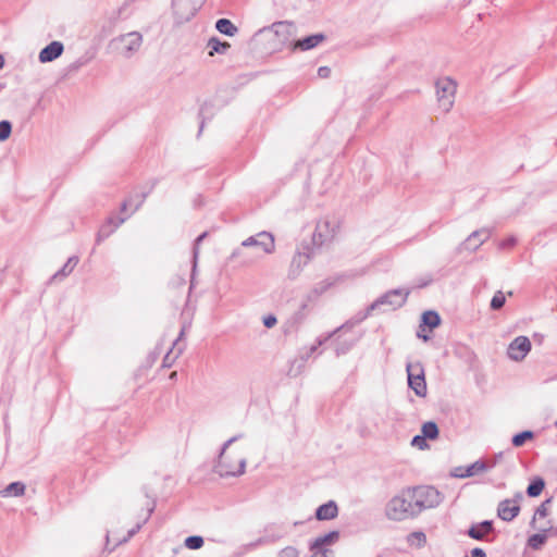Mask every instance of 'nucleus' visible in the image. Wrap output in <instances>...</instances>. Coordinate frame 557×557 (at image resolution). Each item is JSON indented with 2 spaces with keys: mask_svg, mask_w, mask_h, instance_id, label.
Masks as SVG:
<instances>
[{
  "mask_svg": "<svg viewBox=\"0 0 557 557\" xmlns=\"http://www.w3.org/2000/svg\"><path fill=\"white\" fill-rule=\"evenodd\" d=\"M387 520L403 522L418 517L413 500L408 487L394 495L384 507Z\"/></svg>",
  "mask_w": 557,
  "mask_h": 557,
  "instance_id": "obj_1",
  "label": "nucleus"
},
{
  "mask_svg": "<svg viewBox=\"0 0 557 557\" xmlns=\"http://www.w3.org/2000/svg\"><path fill=\"white\" fill-rule=\"evenodd\" d=\"M243 437V434H237L231 438H228L222 446L219 460L215 466L216 472L221 476H237L242 475L245 472L246 468V457L242 456L237 459L236 462H233L230 455H226V449L239 438Z\"/></svg>",
  "mask_w": 557,
  "mask_h": 557,
  "instance_id": "obj_2",
  "label": "nucleus"
},
{
  "mask_svg": "<svg viewBox=\"0 0 557 557\" xmlns=\"http://www.w3.org/2000/svg\"><path fill=\"white\" fill-rule=\"evenodd\" d=\"M408 488L418 516L426 509L437 507L443 502V495L433 486L422 485Z\"/></svg>",
  "mask_w": 557,
  "mask_h": 557,
  "instance_id": "obj_3",
  "label": "nucleus"
},
{
  "mask_svg": "<svg viewBox=\"0 0 557 557\" xmlns=\"http://www.w3.org/2000/svg\"><path fill=\"white\" fill-rule=\"evenodd\" d=\"M341 223L329 215L317 221L311 244H331L339 232Z\"/></svg>",
  "mask_w": 557,
  "mask_h": 557,
  "instance_id": "obj_4",
  "label": "nucleus"
},
{
  "mask_svg": "<svg viewBox=\"0 0 557 557\" xmlns=\"http://www.w3.org/2000/svg\"><path fill=\"white\" fill-rule=\"evenodd\" d=\"M409 296V290L397 288L392 289L377 298L369 308H368V314L372 312L373 310L380 308L381 306H387L392 310H395L397 308H400L406 302L407 298Z\"/></svg>",
  "mask_w": 557,
  "mask_h": 557,
  "instance_id": "obj_5",
  "label": "nucleus"
},
{
  "mask_svg": "<svg viewBox=\"0 0 557 557\" xmlns=\"http://www.w3.org/2000/svg\"><path fill=\"white\" fill-rule=\"evenodd\" d=\"M436 96L441 107L449 111L454 104L457 85L450 77L440 78L435 83Z\"/></svg>",
  "mask_w": 557,
  "mask_h": 557,
  "instance_id": "obj_6",
  "label": "nucleus"
},
{
  "mask_svg": "<svg viewBox=\"0 0 557 557\" xmlns=\"http://www.w3.org/2000/svg\"><path fill=\"white\" fill-rule=\"evenodd\" d=\"M315 247L320 246H301L294 253L290 268L288 272V276L290 278H296L301 272L302 268L310 261V259L315 255Z\"/></svg>",
  "mask_w": 557,
  "mask_h": 557,
  "instance_id": "obj_7",
  "label": "nucleus"
},
{
  "mask_svg": "<svg viewBox=\"0 0 557 557\" xmlns=\"http://www.w3.org/2000/svg\"><path fill=\"white\" fill-rule=\"evenodd\" d=\"M408 385L417 396L426 395V383L424 379V370L420 363L407 364Z\"/></svg>",
  "mask_w": 557,
  "mask_h": 557,
  "instance_id": "obj_8",
  "label": "nucleus"
},
{
  "mask_svg": "<svg viewBox=\"0 0 557 557\" xmlns=\"http://www.w3.org/2000/svg\"><path fill=\"white\" fill-rule=\"evenodd\" d=\"M531 341L529 337L520 335L516 337L507 348V356L513 361H522L531 350Z\"/></svg>",
  "mask_w": 557,
  "mask_h": 557,
  "instance_id": "obj_9",
  "label": "nucleus"
},
{
  "mask_svg": "<svg viewBox=\"0 0 557 557\" xmlns=\"http://www.w3.org/2000/svg\"><path fill=\"white\" fill-rule=\"evenodd\" d=\"M129 216L125 214L123 216L111 213L106 221L100 225L97 232V243L107 239L115 230Z\"/></svg>",
  "mask_w": 557,
  "mask_h": 557,
  "instance_id": "obj_10",
  "label": "nucleus"
},
{
  "mask_svg": "<svg viewBox=\"0 0 557 557\" xmlns=\"http://www.w3.org/2000/svg\"><path fill=\"white\" fill-rule=\"evenodd\" d=\"M116 40L124 42L123 55L131 58L137 52L143 44V36L138 32H131L125 35H121Z\"/></svg>",
  "mask_w": 557,
  "mask_h": 557,
  "instance_id": "obj_11",
  "label": "nucleus"
},
{
  "mask_svg": "<svg viewBox=\"0 0 557 557\" xmlns=\"http://www.w3.org/2000/svg\"><path fill=\"white\" fill-rule=\"evenodd\" d=\"M63 51L64 45L61 41L53 40L40 50L38 54V60L40 63L52 62L59 57H61Z\"/></svg>",
  "mask_w": 557,
  "mask_h": 557,
  "instance_id": "obj_12",
  "label": "nucleus"
},
{
  "mask_svg": "<svg viewBox=\"0 0 557 557\" xmlns=\"http://www.w3.org/2000/svg\"><path fill=\"white\" fill-rule=\"evenodd\" d=\"M270 28H271V30H273L274 35L277 37L278 42L281 45H286L287 42H289V40L294 34L295 25L293 22L280 21V22H274Z\"/></svg>",
  "mask_w": 557,
  "mask_h": 557,
  "instance_id": "obj_13",
  "label": "nucleus"
},
{
  "mask_svg": "<svg viewBox=\"0 0 557 557\" xmlns=\"http://www.w3.org/2000/svg\"><path fill=\"white\" fill-rule=\"evenodd\" d=\"M520 512V506L515 499H504L498 504L497 516L503 521H512Z\"/></svg>",
  "mask_w": 557,
  "mask_h": 557,
  "instance_id": "obj_14",
  "label": "nucleus"
},
{
  "mask_svg": "<svg viewBox=\"0 0 557 557\" xmlns=\"http://www.w3.org/2000/svg\"><path fill=\"white\" fill-rule=\"evenodd\" d=\"M287 534L283 525L270 524L264 529L263 535L257 541V544H273L282 540Z\"/></svg>",
  "mask_w": 557,
  "mask_h": 557,
  "instance_id": "obj_15",
  "label": "nucleus"
},
{
  "mask_svg": "<svg viewBox=\"0 0 557 557\" xmlns=\"http://www.w3.org/2000/svg\"><path fill=\"white\" fill-rule=\"evenodd\" d=\"M326 39V36L323 33H317L308 35L299 40L293 41L294 49H299L301 51H308L315 47H318L321 42Z\"/></svg>",
  "mask_w": 557,
  "mask_h": 557,
  "instance_id": "obj_16",
  "label": "nucleus"
},
{
  "mask_svg": "<svg viewBox=\"0 0 557 557\" xmlns=\"http://www.w3.org/2000/svg\"><path fill=\"white\" fill-rule=\"evenodd\" d=\"M484 471H486L485 462L483 460H476L475 462L471 463L470 466H468L466 468H463V467L456 468L453 474L456 478L463 479V478H470V476L476 475Z\"/></svg>",
  "mask_w": 557,
  "mask_h": 557,
  "instance_id": "obj_17",
  "label": "nucleus"
},
{
  "mask_svg": "<svg viewBox=\"0 0 557 557\" xmlns=\"http://www.w3.org/2000/svg\"><path fill=\"white\" fill-rule=\"evenodd\" d=\"M338 515V507L334 500H329L327 503L319 506L315 510V518L320 521L332 520L336 518Z\"/></svg>",
  "mask_w": 557,
  "mask_h": 557,
  "instance_id": "obj_18",
  "label": "nucleus"
},
{
  "mask_svg": "<svg viewBox=\"0 0 557 557\" xmlns=\"http://www.w3.org/2000/svg\"><path fill=\"white\" fill-rule=\"evenodd\" d=\"M185 335V330L183 329L178 335V337L176 338V341L173 343V347L171 348V350L164 356L163 358V367L165 368H170L173 366V363L175 362V360L178 358V356L183 352L184 350V346H178V343L180 341H182V338L184 337Z\"/></svg>",
  "mask_w": 557,
  "mask_h": 557,
  "instance_id": "obj_19",
  "label": "nucleus"
},
{
  "mask_svg": "<svg viewBox=\"0 0 557 557\" xmlns=\"http://www.w3.org/2000/svg\"><path fill=\"white\" fill-rule=\"evenodd\" d=\"M335 284L334 278H325L318 284L308 293L307 300L309 302L315 301L322 294Z\"/></svg>",
  "mask_w": 557,
  "mask_h": 557,
  "instance_id": "obj_20",
  "label": "nucleus"
},
{
  "mask_svg": "<svg viewBox=\"0 0 557 557\" xmlns=\"http://www.w3.org/2000/svg\"><path fill=\"white\" fill-rule=\"evenodd\" d=\"M214 115V106L210 101H206L199 109L198 117L200 119L199 131L197 136L199 137L205 128L206 122L211 120Z\"/></svg>",
  "mask_w": 557,
  "mask_h": 557,
  "instance_id": "obj_21",
  "label": "nucleus"
},
{
  "mask_svg": "<svg viewBox=\"0 0 557 557\" xmlns=\"http://www.w3.org/2000/svg\"><path fill=\"white\" fill-rule=\"evenodd\" d=\"M207 47L210 49L208 54L213 57L215 53L225 54L231 48V44L213 36L208 40Z\"/></svg>",
  "mask_w": 557,
  "mask_h": 557,
  "instance_id": "obj_22",
  "label": "nucleus"
},
{
  "mask_svg": "<svg viewBox=\"0 0 557 557\" xmlns=\"http://www.w3.org/2000/svg\"><path fill=\"white\" fill-rule=\"evenodd\" d=\"M79 259L77 256H72L67 259V261L65 262V264L61 268V270H59L58 272H55L53 274V276L51 277L52 281H62L64 280L66 276H69L74 268L77 265Z\"/></svg>",
  "mask_w": 557,
  "mask_h": 557,
  "instance_id": "obj_23",
  "label": "nucleus"
},
{
  "mask_svg": "<svg viewBox=\"0 0 557 557\" xmlns=\"http://www.w3.org/2000/svg\"><path fill=\"white\" fill-rule=\"evenodd\" d=\"M215 29L225 36L233 37L238 33L237 26L228 18L222 17L216 20Z\"/></svg>",
  "mask_w": 557,
  "mask_h": 557,
  "instance_id": "obj_24",
  "label": "nucleus"
},
{
  "mask_svg": "<svg viewBox=\"0 0 557 557\" xmlns=\"http://www.w3.org/2000/svg\"><path fill=\"white\" fill-rule=\"evenodd\" d=\"M539 530V533L533 534L528 539V545L535 550L540 549L545 544L547 541V532L552 531V527L540 528Z\"/></svg>",
  "mask_w": 557,
  "mask_h": 557,
  "instance_id": "obj_25",
  "label": "nucleus"
},
{
  "mask_svg": "<svg viewBox=\"0 0 557 557\" xmlns=\"http://www.w3.org/2000/svg\"><path fill=\"white\" fill-rule=\"evenodd\" d=\"M491 236H492V230L487 228V227H483V228L471 232L461 244H466L467 242H471V240H478L479 244H485L487 240L491 239Z\"/></svg>",
  "mask_w": 557,
  "mask_h": 557,
  "instance_id": "obj_26",
  "label": "nucleus"
},
{
  "mask_svg": "<svg viewBox=\"0 0 557 557\" xmlns=\"http://www.w3.org/2000/svg\"><path fill=\"white\" fill-rule=\"evenodd\" d=\"M274 235L270 232L262 231L257 235L249 236L244 239L240 244H274Z\"/></svg>",
  "mask_w": 557,
  "mask_h": 557,
  "instance_id": "obj_27",
  "label": "nucleus"
},
{
  "mask_svg": "<svg viewBox=\"0 0 557 557\" xmlns=\"http://www.w3.org/2000/svg\"><path fill=\"white\" fill-rule=\"evenodd\" d=\"M26 486L22 482H12L10 483L5 488H3L0 494L2 497H10V496H23L25 493Z\"/></svg>",
  "mask_w": 557,
  "mask_h": 557,
  "instance_id": "obj_28",
  "label": "nucleus"
},
{
  "mask_svg": "<svg viewBox=\"0 0 557 557\" xmlns=\"http://www.w3.org/2000/svg\"><path fill=\"white\" fill-rule=\"evenodd\" d=\"M338 536L339 534L337 531H331L322 536L317 537L312 543L311 548L321 549L323 546L334 543Z\"/></svg>",
  "mask_w": 557,
  "mask_h": 557,
  "instance_id": "obj_29",
  "label": "nucleus"
},
{
  "mask_svg": "<svg viewBox=\"0 0 557 557\" xmlns=\"http://www.w3.org/2000/svg\"><path fill=\"white\" fill-rule=\"evenodd\" d=\"M421 322V325L429 326L432 330L440 325L441 318L436 311L429 310L423 312Z\"/></svg>",
  "mask_w": 557,
  "mask_h": 557,
  "instance_id": "obj_30",
  "label": "nucleus"
},
{
  "mask_svg": "<svg viewBox=\"0 0 557 557\" xmlns=\"http://www.w3.org/2000/svg\"><path fill=\"white\" fill-rule=\"evenodd\" d=\"M545 486V482L541 478L534 479L527 488V494L530 497L539 496Z\"/></svg>",
  "mask_w": 557,
  "mask_h": 557,
  "instance_id": "obj_31",
  "label": "nucleus"
},
{
  "mask_svg": "<svg viewBox=\"0 0 557 557\" xmlns=\"http://www.w3.org/2000/svg\"><path fill=\"white\" fill-rule=\"evenodd\" d=\"M422 435L429 440H435L438 436V428L435 422L429 421L422 425Z\"/></svg>",
  "mask_w": 557,
  "mask_h": 557,
  "instance_id": "obj_32",
  "label": "nucleus"
},
{
  "mask_svg": "<svg viewBox=\"0 0 557 557\" xmlns=\"http://www.w3.org/2000/svg\"><path fill=\"white\" fill-rule=\"evenodd\" d=\"M407 541L410 545L422 547L426 543V536L422 531H414L408 535Z\"/></svg>",
  "mask_w": 557,
  "mask_h": 557,
  "instance_id": "obj_33",
  "label": "nucleus"
},
{
  "mask_svg": "<svg viewBox=\"0 0 557 557\" xmlns=\"http://www.w3.org/2000/svg\"><path fill=\"white\" fill-rule=\"evenodd\" d=\"M203 537L200 535H190L185 539V546L193 550L200 549L203 546Z\"/></svg>",
  "mask_w": 557,
  "mask_h": 557,
  "instance_id": "obj_34",
  "label": "nucleus"
},
{
  "mask_svg": "<svg viewBox=\"0 0 557 557\" xmlns=\"http://www.w3.org/2000/svg\"><path fill=\"white\" fill-rule=\"evenodd\" d=\"M12 134V123L9 120L0 121V143H3L10 138Z\"/></svg>",
  "mask_w": 557,
  "mask_h": 557,
  "instance_id": "obj_35",
  "label": "nucleus"
},
{
  "mask_svg": "<svg viewBox=\"0 0 557 557\" xmlns=\"http://www.w3.org/2000/svg\"><path fill=\"white\" fill-rule=\"evenodd\" d=\"M534 433L532 431H523L513 435L512 445L516 447L522 446L528 440L533 438Z\"/></svg>",
  "mask_w": 557,
  "mask_h": 557,
  "instance_id": "obj_36",
  "label": "nucleus"
},
{
  "mask_svg": "<svg viewBox=\"0 0 557 557\" xmlns=\"http://www.w3.org/2000/svg\"><path fill=\"white\" fill-rule=\"evenodd\" d=\"M550 499H546L545 502H543L539 507L537 509L535 510V513H534V517H533V520L531 522V525L533 528H536L535 527V520L536 518H545L547 515H548V507H549V504H550Z\"/></svg>",
  "mask_w": 557,
  "mask_h": 557,
  "instance_id": "obj_37",
  "label": "nucleus"
},
{
  "mask_svg": "<svg viewBox=\"0 0 557 557\" xmlns=\"http://www.w3.org/2000/svg\"><path fill=\"white\" fill-rule=\"evenodd\" d=\"M506 297L503 292L498 290L494 294L491 300V308L493 310H499L505 305Z\"/></svg>",
  "mask_w": 557,
  "mask_h": 557,
  "instance_id": "obj_38",
  "label": "nucleus"
},
{
  "mask_svg": "<svg viewBox=\"0 0 557 557\" xmlns=\"http://www.w3.org/2000/svg\"><path fill=\"white\" fill-rule=\"evenodd\" d=\"M150 190L149 191H144L141 194H136L134 196H131L129 198H133V210L131 213H128L129 215L132 213H134L135 211H137L141 205L144 203L145 199L147 198V196L149 195Z\"/></svg>",
  "mask_w": 557,
  "mask_h": 557,
  "instance_id": "obj_39",
  "label": "nucleus"
},
{
  "mask_svg": "<svg viewBox=\"0 0 557 557\" xmlns=\"http://www.w3.org/2000/svg\"><path fill=\"white\" fill-rule=\"evenodd\" d=\"M557 234V227H550L548 230H545L544 232L542 233H539L537 235V242H542V240H556L557 239V236L555 237L554 235Z\"/></svg>",
  "mask_w": 557,
  "mask_h": 557,
  "instance_id": "obj_40",
  "label": "nucleus"
},
{
  "mask_svg": "<svg viewBox=\"0 0 557 557\" xmlns=\"http://www.w3.org/2000/svg\"><path fill=\"white\" fill-rule=\"evenodd\" d=\"M468 535L471 537V539H474V540H478V541H481L485 537V532L479 527V524H474L472 525L469 530H468Z\"/></svg>",
  "mask_w": 557,
  "mask_h": 557,
  "instance_id": "obj_41",
  "label": "nucleus"
},
{
  "mask_svg": "<svg viewBox=\"0 0 557 557\" xmlns=\"http://www.w3.org/2000/svg\"><path fill=\"white\" fill-rule=\"evenodd\" d=\"M141 525L138 523L136 527L128 531L127 536H124L123 539H116V541L113 544V547L127 542L132 536H134L139 531Z\"/></svg>",
  "mask_w": 557,
  "mask_h": 557,
  "instance_id": "obj_42",
  "label": "nucleus"
},
{
  "mask_svg": "<svg viewBox=\"0 0 557 557\" xmlns=\"http://www.w3.org/2000/svg\"><path fill=\"white\" fill-rule=\"evenodd\" d=\"M277 557H298V550L293 546H287L280 550Z\"/></svg>",
  "mask_w": 557,
  "mask_h": 557,
  "instance_id": "obj_43",
  "label": "nucleus"
},
{
  "mask_svg": "<svg viewBox=\"0 0 557 557\" xmlns=\"http://www.w3.org/2000/svg\"><path fill=\"white\" fill-rule=\"evenodd\" d=\"M425 440L426 438L422 434L416 435L411 441V445L423 449L426 446Z\"/></svg>",
  "mask_w": 557,
  "mask_h": 557,
  "instance_id": "obj_44",
  "label": "nucleus"
},
{
  "mask_svg": "<svg viewBox=\"0 0 557 557\" xmlns=\"http://www.w3.org/2000/svg\"><path fill=\"white\" fill-rule=\"evenodd\" d=\"M277 323V319L273 314H269L263 318V325L268 329L273 327Z\"/></svg>",
  "mask_w": 557,
  "mask_h": 557,
  "instance_id": "obj_45",
  "label": "nucleus"
},
{
  "mask_svg": "<svg viewBox=\"0 0 557 557\" xmlns=\"http://www.w3.org/2000/svg\"><path fill=\"white\" fill-rule=\"evenodd\" d=\"M86 63H87V59L79 58L76 61H74L73 63H71L69 69H70V71H77L78 69L84 66Z\"/></svg>",
  "mask_w": 557,
  "mask_h": 557,
  "instance_id": "obj_46",
  "label": "nucleus"
},
{
  "mask_svg": "<svg viewBox=\"0 0 557 557\" xmlns=\"http://www.w3.org/2000/svg\"><path fill=\"white\" fill-rule=\"evenodd\" d=\"M479 527L485 532V534H488L493 531V522L490 520L482 521L479 523Z\"/></svg>",
  "mask_w": 557,
  "mask_h": 557,
  "instance_id": "obj_47",
  "label": "nucleus"
},
{
  "mask_svg": "<svg viewBox=\"0 0 557 557\" xmlns=\"http://www.w3.org/2000/svg\"><path fill=\"white\" fill-rule=\"evenodd\" d=\"M331 75V69L329 66H320L318 69V76L321 78H327Z\"/></svg>",
  "mask_w": 557,
  "mask_h": 557,
  "instance_id": "obj_48",
  "label": "nucleus"
},
{
  "mask_svg": "<svg viewBox=\"0 0 557 557\" xmlns=\"http://www.w3.org/2000/svg\"><path fill=\"white\" fill-rule=\"evenodd\" d=\"M128 207H133V198H127L122 201L121 207H120L121 213H125L127 211Z\"/></svg>",
  "mask_w": 557,
  "mask_h": 557,
  "instance_id": "obj_49",
  "label": "nucleus"
},
{
  "mask_svg": "<svg viewBox=\"0 0 557 557\" xmlns=\"http://www.w3.org/2000/svg\"><path fill=\"white\" fill-rule=\"evenodd\" d=\"M518 238L515 235H509L507 238L499 240L497 244H517Z\"/></svg>",
  "mask_w": 557,
  "mask_h": 557,
  "instance_id": "obj_50",
  "label": "nucleus"
},
{
  "mask_svg": "<svg viewBox=\"0 0 557 557\" xmlns=\"http://www.w3.org/2000/svg\"><path fill=\"white\" fill-rule=\"evenodd\" d=\"M471 557H486V554L482 548L475 547L471 550Z\"/></svg>",
  "mask_w": 557,
  "mask_h": 557,
  "instance_id": "obj_51",
  "label": "nucleus"
},
{
  "mask_svg": "<svg viewBox=\"0 0 557 557\" xmlns=\"http://www.w3.org/2000/svg\"><path fill=\"white\" fill-rule=\"evenodd\" d=\"M208 231L202 232L194 239L193 244H201L208 237Z\"/></svg>",
  "mask_w": 557,
  "mask_h": 557,
  "instance_id": "obj_52",
  "label": "nucleus"
},
{
  "mask_svg": "<svg viewBox=\"0 0 557 557\" xmlns=\"http://www.w3.org/2000/svg\"><path fill=\"white\" fill-rule=\"evenodd\" d=\"M484 462H485L486 471H487V470L493 469L496 466L497 460L493 459V460L484 461Z\"/></svg>",
  "mask_w": 557,
  "mask_h": 557,
  "instance_id": "obj_53",
  "label": "nucleus"
},
{
  "mask_svg": "<svg viewBox=\"0 0 557 557\" xmlns=\"http://www.w3.org/2000/svg\"><path fill=\"white\" fill-rule=\"evenodd\" d=\"M327 338H329V337H326V338H325V341H326ZM323 343H324V339H323V341H322V339H319V341H318V343H317L315 345L311 346V348H310V354H313V352L317 350V348H318L319 346H321Z\"/></svg>",
  "mask_w": 557,
  "mask_h": 557,
  "instance_id": "obj_54",
  "label": "nucleus"
},
{
  "mask_svg": "<svg viewBox=\"0 0 557 557\" xmlns=\"http://www.w3.org/2000/svg\"><path fill=\"white\" fill-rule=\"evenodd\" d=\"M274 247L275 246H264V251L267 253H273L274 252Z\"/></svg>",
  "mask_w": 557,
  "mask_h": 557,
  "instance_id": "obj_55",
  "label": "nucleus"
},
{
  "mask_svg": "<svg viewBox=\"0 0 557 557\" xmlns=\"http://www.w3.org/2000/svg\"><path fill=\"white\" fill-rule=\"evenodd\" d=\"M5 60L2 53H0V71L4 67Z\"/></svg>",
  "mask_w": 557,
  "mask_h": 557,
  "instance_id": "obj_56",
  "label": "nucleus"
},
{
  "mask_svg": "<svg viewBox=\"0 0 557 557\" xmlns=\"http://www.w3.org/2000/svg\"><path fill=\"white\" fill-rule=\"evenodd\" d=\"M198 257V251L196 247L193 249V258H194V268L196 267V259Z\"/></svg>",
  "mask_w": 557,
  "mask_h": 557,
  "instance_id": "obj_57",
  "label": "nucleus"
},
{
  "mask_svg": "<svg viewBox=\"0 0 557 557\" xmlns=\"http://www.w3.org/2000/svg\"><path fill=\"white\" fill-rule=\"evenodd\" d=\"M350 346H351V344H350L348 347H346L345 349H338V348H337V349H336V354H337V355L344 354L347 349H349V347H350Z\"/></svg>",
  "mask_w": 557,
  "mask_h": 557,
  "instance_id": "obj_58",
  "label": "nucleus"
},
{
  "mask_svg": "<svg viewBox=\"0 0 557 557\" xmlns=\"http://www.w3.org/2000/svg\"><path fill=\"white\" fill-rule=\"evenodd\" d=\"M418 336H419L420 338H422L424 342L429 341V338H430L428 335H425V334H422V335H421L420 333H418Z\"/></svg>",
  "mask_w": 557,
  "mask_h": 557,
  "instance_id": "obj_59",
  "label": "nucleus"
},
{
  "mask_svg": "<svg viewBox=\"0 0 557 557\" xmlns=\"http://www.w3.org/2000/svg\"><path fill=\"white\" fill-rule=\"evenodd\" d=\"M176 375H177V373H176V372H172V373L170 374V379H172V380H173V379H175V377H176Z\"/></svg>",
  "mask_w": 557,
  "mask_h": 557,
  "instance_id": "obj_60",
  "label": "nucleus"
},
{
  "mask_svg": "<svg viewBox=\"0 0 557 557\" xmlns=\"http://www.w3.org/2000/svg\"><path fill=\"white\" fill-rule=\"evenodd\" d=\"M181 2V0H173V5H177Z\"/></svg>",
  "mask_w": 557,
  "mask_h": 557,
  "instance_id": "obj_61",
  "label": "nucleus"
},
{
  "mask_svg": "<svg viewBox=\"0 0 557 557\" xmlns=\"http://www.w3.org/2000/svg\"><path fill=\"white\" fill-rule=\"evenodd\" d=\"M109 543H110V534L108 533L107 534V544H109Z\"/></svg>",
  "mask_w": 557,
  "mask_h": 557,
  "instance_id": "obj_62",
  "label": "nucleus"
},
{
  "mask_svg": "<svg viewBox=\"0 0 557 557\" xmlns=\"http://www.w3.org/2000/svg\"><path fill=\"white\" fill-rule=\"evenodd\" d=\"M517 498H518V499H521V498H522V495H521V494H517Z\"/></svg>",
  "mask_w": 557,
  "mask_h": 557,
  "instance_id": "obj_63",
  "label": "nucleus"
},
{
  "mask_svg": "<svg viewBox=\"0 0 557 557\" xmlns=\"http://www.w3.org/2000/svg\"><path fill=\"white\" fill-rule=\"evenodd\" d=\"M3 87H4V85H3V84H0V90H1Z\"/></svg>",
  "mask_w": 557,
  "mask_h": 557,
  "instance_id": "obj_64",
  "label": "nucleus"
}]
</instances>
